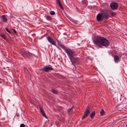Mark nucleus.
Here are the masks:
<instances>
[{
	"instance_id": "72a5a7b5",
	"label": "nucleus",
	"mask_w": 127,
	"mask_h": 127,
	"mask_svg": "<svg viewBox=\"0 0 127 127\" xmlns=\"http://www.w3.org/2000/svg\"><path fill=\"white\" fill-rule=\"evenodd\" d=\"M84 0H82V2L83 3H84Z\"/></svg>"
},
{
	"instance_id": "5701e85b",
	"label": "nucleus",
	"mask_w": 127,
	"mask_h": 127,
	"mask_svg": "<svg viewBox=\"0 0 127 127\" xmlns=\"http://www.w3.org/2000/svg\"><path fill=\"white\" fill-rule=\"evenodd\" d=\"M48 21H50L51 20V17L49 16H47L46 17Z\"/></svg>"
},
{
	"instance_id": "f3484780",
	"label": "nucleus",
	"mask_w": 127,
	"mask_h": 127,
	"mask_svg": "<svg viewBox=\"0 0 127 127\" xmlns=\"http://www.w3.org/2000/svg\"><path fill=\"white\" fill-rule=\"evenodd\" d=\"M51 43L52 45L56 46V42L54 40H48Z\"/></svg>"
},
{
	"instance_id": "cd10ccee",
	"label": "nucleus",
	"mask_w": 127,
	"mask_h": 127,
	"mask_svg": "<svg viewBox=\"0 0 127 127\" xmlns=\"http://www.w3.org/2000/svg\"><path fill=\"white\" fill-rule=\"evenodd\" d=\"M5 29L6 31L9 33L11 34V32L8 30V29H7V28H5Z\"/></svg>"
},
{
	"instance_id": "aec40b11",
	"label": "nucleus",
	"mask_w": 127,
	"mask_h": 127,
	"mask_svg": "<svg viewBox=\"0 0 127 127\" xmlns=\"http://www.w3.org/2000/svg\"><path fill=\"white\" fill-rule=\"evenodd\" d=\"M52 91L54 94H57L58 93V91H57L54 90H52Z\"/></svg>"
},
{
	"instance_id": "f257e3e1",
	"label": "nucleus",
	"mask_w": 127,
	"mask_h": 127,
	"mask_svg": "<svg viewBox=\"0 0 127 127\" xmlns=\"http://www.w3.org/2000/svg\"><path fill=\"white\" fill-rule=\"evenodd\" d=\"M95 44L100 46V45H102L104 46L107 47L109 45V42L108 40H93Z\"/></svg>"
},
{
	"instance_id": "4be33fe9",
	"label": "nucleus",
	"mask_w": 127,
	"mask_h": 127,
	"mask_svg": "<svg viewBox=\"0 0 127 127\" xmlns=\"http://www.w3.org/2000/svg\"><path fill=\"white\" fill-rule=\"evenodd\" d=\"M50 13L51 15H54L55 14V13L54 11H50Z\"/></svg>"
},
{
	"instance_id": "423d86ee",
	"label": "nucleus",
	"mask_w": 127,
	"mask_h": 127,
	"mask_svg": "<svg viewBox=\"0 0 127 127\" xmlns=\"http://www.w3.org/2000/svg\"><path fill=\"white\" fill-rule=\"evenodd\" d=\"M92 40H106V39L103 37H102L99 36H93L92 37Z\"/></svg>"
},
{
	"instance_id": "7c9ffc66",
	"label": "nucleus",
	"mask_w": 127,
	"mask_h": 127,
	"mask_svg": "<svg viewBox=\"0 0 127 127\" xmlns=\"http://www.w3.org/2000/svg\"><path fill=\"white\" fill-rule=\"evenodd\" d=\"M45 118H47V117L46 116L45 113L42 115Z\"/></svg>"
},
{
	"instance_id": "9d476101",
	"label": "nucleus",
	"mask_w": 127,
	"mask_h": 127,
	"mask_svg": "<svg viewBox=\"0 0 127 127\" xmlns=\"http://www.w3.org/2000/svg\"><path fill=\"white\" fill-rule=\"evenodd\" d=\"M45 71L46 72H48L50 70H52L53 69L51 66L50 65L46 66L45 67Z\"/></svg>"
},
{
	"instance_id": "20e7f679",
	"label": "nucleus",
	"mask_w": 127,
	"mask_h": 127,
	"mask_svg": "<svg viewBox=\"0 0 127 127\" xmlns=\"http://www.w3.org/2000/svg\"><path fill=\"white\" fill-rule=\"evenodd\" d=\"M110 7L113 10H116L118 7V5L117 3L112 2L111 3Z\"/></svg>"
},
{
	"instance_id": "f03ea898",
	"label": "nucleus",
	"mask_w": 127,
	"mask_h": 127,
	"mask_svg": "<svg viewBox=\"0 0 127 127\" xmlns=\"http://www.w3.org/2000/svg\"><path fill=\"white\" fill-rule=\"evenodd\" d=\"M65 52L67 54L70 58L74 56V52L69 49H65Z\"/></svg>"
},
{
	"instance_id": "1a4fd4ad",
	"label": "nucleus",
	"mask_w": 127,
	"mask_h": 127,
	"mask_svg": "<svg viewBox=\"0 0 127 127\" xmlns=\"http://www.w3.org/2000/svg\"><path fill=\"white\" fill-rule=\"evenodd\" d=\"M103 19H108L109 15L106 12H102L101 13Z\"/></svg>"
},
{
	"instance_id": "9b49d317",
	"label": "nucleus",
	"mask_w": 127,
	"mask_h": 127,
	"mask_svg": "<svg viewBox=\"0 0 127 127\" xmlns=\"http://www.w3.org/2000/svg\"><path fill=\"white\" fill-rule=\"evenodd\" d=\"M74 108V106H73L72 107L68 110L67 112L69 115L71 114L73 112V109Z\"/></svg>"
},
{
	"instance_id": "ddd939ff",
	"label": "nucleus",
	"mask_w": 127,
	"mask_h": 127,
	"mask_svg": "<svg viewBox=\"0 0 127 127\" xmlns=\"http://www.w3.org/2000/svg\"><path fill=\"white\" fill-rule=\"evenodd\" d=\"M56 1L57 3L59 4V6L60 7V8L63 10H64V8L62 5L61 4V2L60 0H56Z\"/></svg>"
},
{
	"instance_id": "a211bd4d",
	"label": "nucleus",
	"mask_w": 127,
	"mask_h": 127,
	"mask_svg": "<svg viewBox=\"0 0 127 127\" xmlns=\"http://www.w3.org/2000/svg\"><path fill=\"white\" fill-rule=\"evenodd\" d=\"M100 115H103L105 114V112L103 109H102L100 112Z\"/></svg>"
},
{
	"instance_id": "b1692460",
	"label": "nucleus",
	"mask_w": 127,
	"mask_h": 127,
	"mask_svg": "<svg viewBox=\"0 0 127 127\" xmlns=\"http://www.w3.org/2000/svg\"><path fill=\"white\" fill-rule=\"evenodd\" d=\"M40 112L42 113L43 112H44V111L43 109L41 107L40 108Z\"/></svg>"
},
{
	"instance_id": "f704fd0d",
	"label": "nucleus",
	"mask_w": 127,
	"mask_h": 127,
	"mask_svg": "<svg viewBox=\"0 0 127 127\" xmlns=\"http://www.w3.org/2000/svg\"><path fill=\"white\" fill-rule=\"evenodd\" d=\"M6 40L7 41V42H9V41H8L9 40Z\"/></svg>"
},
{
	"instance_id": "393cba45",
	"label": "nucleus",
	"mask_w": 127,
	"mask_h": 127,
	"mask_svg": "<svg viewBox=\"0 0 127 127\" xmlns=\"http://www.w3.org/2000/svg\"><path fill=\"white\" fill-rule=\"evenodd\" d=\"M110 14L112 16H115V13L114 12H111L110 13Z\"/></svg>"
},
{
	"instance_id": "bb28decb",
	"label": "nucleus",
	"mask_w": 127,
	"mask_h": 127,
	"mask_svg": "<svg viewBox=\"0 0 127 127\" xmlns=\"http://www.w3.org/2000/svg\"><path fill=\"white\" fill-rule=\"evenodd\" d=\"M47 40H53V39L51 38V37L50 36H48V37H47Z\"/></svg>"
},
{
	"instance_id": "c9c22d12",
	"label": "nucleus",
	"mask_w": 127,
	"mask_h": 127,
	"mask_svg": "<svg viewBox=\"0 0 127 127\" xmlns=\"http://www.w3.org/2000/svg\"><path fill=\"white\" fill-rule=\"evenodd\" d=\"M126 126L127 127V124L126 125Z\"/></svg>"
},
{
	"instance_id": "c756f323",
	"label": "nucleus",
	"mask_w": 127,
	"mask_h": 127,
	"mask_svg": "<svg viewBox=\"0 0 127 127\" xmlns=\"http://www.w3.org/2000/svg\"><path fill=\"white\" fill-rule=\"evenodd\" d=\"M40 70L42 71H45V67L43 68H42L40 69Z\"/></svg>"
},
{
	"instance_id": "6ab92c4d",
	"label": "nucleus",
	"mask_w": 127,
	"mask_h": 127,
	"mask_svg": "<svg viewBox=\"0 0 127 127\" xmlns=\"http://www.w3.org/2000/svg\"><path fill=\"white\" fill-rule=\"evenodd\" d=\"M0 35L2 37L3 39H5L6 38V36L5 34L2 33L0 34Z\"/></svg>"
},
{
	"instance_id": "f8f14e48",
	"label": "nucleus",
	"mask_w": 127,
	"mask_h": 127,
	"mask_svg": "<svg viewBox=\"0 0 127 127\" xmlns=\"http://www.w3.org/2000/svg\"><path fill=\"white\" fill-rule=\"evenodd\" d=\"M57 42L58 43L59 45L61 48L64 49L65 50V49H67L62 44L60 43L59 40H58Z\"/></svg>"
},
{
	"instance_id": "dca6fc26",
	"label": "nucleus",
	"mask_w": 127,
	"mask_h": 127,
	"mask_svg": "<svg viewBox=\"0 0 127 127\" xmlns=\"http://www.w3.org/2000/svg\"><path fill=\"white\" fill-rule=\"evenodd\" d=\"M95 115V111L93 112L90 115V117L92 119L94 117Z\"/></svg>"
},
{
	"instance_id": "473e14b6",
	"label": "nucleus",
	"mask_w": 127,
	"mask_h": 127,
	"mask_svg": "<svg viewBox=\"0 0 127 127\" xmlns=\"http://www.w3.org/2000/svg\"><path fill=\"white\" fill-rule=\"evenodd\" d=\"M42 114V115H43L44 114H45V113H44V112H43L42 113H41Z\"/></svg>"
},
{
	"instance_id": "0eeeda50",
	"label": "nucleus",
	"mask_w": 127,
	"mask_h": 127,
	"mask_svg": "<svg viewBox=\"0 0 127 127\" xmlns=\"http://www.w3.org/2000/svg\"><path fill=\"white\" fill-rule=\"evenodd\" d=\"M96 18L97 21H101L103 20L101 13L98 14Z\"/></svg>"
},
{
	"instance_id": "7ed1b4c3",
	"label": "nucleus",
	"mask_w": 127,
	"mask_h": 127,
	"mask_svg": "<svg viewBox=\"0 0 127 127\" xmlns=\"http://www.w3.org/2000/svg\"><path fill=\"white\" fill-rule=\"evenodd\" d=\"M91 111L90 110L89 106H88L86 108V111L84 113V115L82 118V119H83L86 118H87L89 114L90 113Z\"/></svg>"
},
{
	"instance_id": "a878e982",
	"label": "nucleus",
	"mask_w": 127,
	"mask_h": 127,
	"mask_svg": "<svg viewBox=\"0 0 127 127\" xmlns=\"http://www.w3.org/2000/svg\"><path fill=\"white\" fill-rule=\"evenodd\" d=\"M10 17L11 18H15V17L13 16V14H11L10 15Z\"/></svg>"
},
{
	"instance_id": "412c9836",
	"label": "nucleus",
	"mask_w": 127,
	"mask_h": 127,
	"mask_svg": "<svg viewBox=\"0 0 127 127\" xmlns=\"http://www.w3.org/2000/svg\"><path fill=\"white\" fill-rule=\"evenodd\" d=\"M24 71L25 73L27 74L28 73V71L27 70L26 68L24 67L23 68Z\"/></svg>"
},
{
	"instance_id": "2f4dec72",
	"label": "nucleus",
	"mask_w": 127,
	"mask_h": 127,
	"mask_svg": "<svg viewBox=\"0 0 127 127\" xmlns=\"http://www.w3.org/2000/svg\"><path fill=\"white\" fill-rule=\"evenodd\" d=\"M13 32H14V33H17L15 29H13Z\"/></svg>"
},
{
	"instance_id": "c85d7f7f",
	"label": "nucleus",
	"mask_w": 127,
	"mask_h": 127,
	"mask_svg": "<svg viewBox=\"0 0 127 127\" xmlns=\"http://www.w3.org/2000/svg\"><path fill=\"white\" fill-rule=\"evenodd\" d=\"M20 127H25V125L24 124H22L20 125Z\"/></svg>"
},
{
	"instance_id": "4468645a",
	"label": "nucleus",
	"mask_w": 127,
	"mask_h": 127,
	"mask_svg": "<svg viewBox=\"0 0 127 127\" xmlns=\"http://www.w3.org/2000/svg\"><path fill=\"white\" fill-rule=\"evenodd\" d=\"M1 19L2 21L4 22H7V19L6 18L5 15H4L2 16Z\"/></svg>"
},
{
	"instance_id": "39448f33",
	"label": "nucleus",
	"mask_w": 127,
	"mask_h": 127,
	"mask_svg": "<svg viewBox=\"0 0 127 127\" xmlns=\"http://www.w3.org/2000/svg\"><path fill=\"white\" fill-rule=\"evenodd\" d=\"M19 53L20 54L23 55H25L26 56H28L29 55H30V53L29 51H26L25 50H20L19 51Z\"/></svg>"
},
{
	"instance_id": "2eb2a0df",
	"label": "nucleus",
	"mask_w": 127,
	"mask_h": 127,
	"mask_svg": "<svg viewBox=\"0 0 127 127\" xmlns=\"http://www.w3.org/2000/svg\"><path fill=\"white\" fill-rule=\"evenodd\" d=\"M114 60L116 63L118 62L119 60V58L117 56L115 55L114 56Z\"/></svg>"
},
{
	"instance_id": "6e6552de",
	"label": "nucleus",
	"mask_w": 127,
	"mask_h": 127,
	"mask_svg": "<svg viewBox=\"0 0 127 127\" xmlns=\"http://www.w3.org/2000/svg\"><path fill=\"white\" fill-rule=\"evenodd\" d=\"M70 59L73 64H74L78 61V59L77 58H75L73 56Z\"/></svg>"
}]
</instances>
